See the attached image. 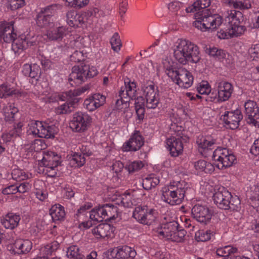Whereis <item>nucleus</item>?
<instances>
[{"label":"nucleus","mask_w":259,"mask_h":259,"mask_svg":"<svg viewBox=\"0 0 259 259\" xmlns=\"http://www.w3.org/2000/svg\"><path fill=\"white\" fill-rule=\"evenodd\" d=\"M143 163L141 161H129L125 165V168L130 172H134L140 169L143 166Z\"/></svg>","instance_id":"obj_63"},{"label":"nucleus","mask_w":259,"mask_h":259,"mask_svg":"<svg viewBox=\"0 0 259 259\" xmlns=\"http://www.w3.org/2000/svg\"><path fill=\"white\" fill-rule=\"evenodd\" d=\"M0 31L4 40L6 42H11L16 38V33L14 32L13 24L6 22L0 23Z\"/></svg>","instance_id":"obj_30"},{"label":"nucleus","mask_w":259,"mask_h":259,"mask_svg":"<svg viewBox=\"0 0 259 259\" xmlns=\"http://www.w3.org/2000/svg\"><path fill=\"white\" fill-rule=\"evenodd\" d=\"M92 207V204L90 202H87L80 207L76 214V217L78 221L80 222V220H84L86 217L88 210Z\"/></svg>","instance_id":"obj_60"},{"label":"nucleus","mask_w":259,"mask_h":259,"mask_svg":"<svg viewBox=\"0 0 259 259\" xmlns=\"http://www.w3.org/2000/svg\"><path fill=\"white\" fill-rule=\"evenodd\" d=\"M225 21L228 24L226 30L221 29L218 32L217 35L220 39H229L242 35L245 30V27L242 25L243 15L239 11L231 10L225 13Z\"/></svg>","instance_id":"obj_2"},{"label":"nucleus","mask_w":259,"mask_h":259,"mask_svg":"<svg viewBox=\"0 0 259 259\" xmlns=\"http://www.w3.org/2000/svg\"><path fill=\"white\" fill-rule=\"evenodd\" d=\"M144 144V139L138 131H135L122 147L123 151H136Z\"/></svg>","instance_id":"obj_21"},{"label":"nucleus","mask_w":259,"mask_h":259,"mask_svg":"<svg viewBox=\"0 0 259 259\" xmlns=\"http://www.w3.org/2000/svg\"><path fill=\"white\" fill-rule=\"evenodd\" d=\"M147 206H138L135 207L133 212V218L140 224H142Z\"/></svg>","instance_id":"obj_58"},{"label":"nucleus","mask_w":259,"mask_h":259,"mask_svg":"<svg viewBox=\"0 0 259 259\" xmlns=\"http://www.w3.org/2000/svg\"><path fill=\"white\" fill-rule=\"evenodd\" d=\"M31 176L32 175L31 174L19 168H15L12 171V178L18 181H23L29 179Z\"/></svg>","instance_id":"obj_47"},{"label":"nucleus","mask_w":259,"mask_h":259,"mask_svg":"<svg viewBox=\"0 0 259 259\" xmlns=\"http://www.w3.org/2000/svg\"><path fill=\"white\" fill-rule=\"evenodd\" d=\"M71 31L65 26H59L48 30L46 33L47 38L51 40L62 39L64 36L69 35Z\"/></svg>","instance_id":"obj_31"},{"label":"nucleus","mask_w":259,"mask_h":259,"mask_svg":"<svg viewBox=\"0 0 259 259\" xmlns=\"http://www.w3.org/2000/svg\"><path fill=\"white\" fill-rule=\"evenodd\" d=\"M105 101V96L100 94H95L87 98L84 101L83 105L89 111H93L102 106Z\"/></svg>","instance_id":"obj_25"},{"label":"nucleus","mask_w":259,"mask_h":259,"mask_svg":"<svg viewBox=\"0 0 259 259\" xmlns=\"http://www.w3.org/2000/svg\"><path fill=\"white\" fill-rule=\"evenodd\" d=\"M174 56L181 64L189 62L196 63L200 59L198 47L188 40L178 39L172 47Z\"/></svg>","instance_id":"obj_1"},{"label":"nucleus","mask_w":259,"mask_h":259,"mask_svg":"<svg viewBox=\"0 0 259 259\" xmlns=\"http://www.w3.org/2000/svg\"><path fill=\"white\" fill-rule=\"evenodd\" d=\"M69 164L71 167H77L82 166L85 161L84 156L81 153L74 152L68 156Z\"/></svg>","instance_id":"obj_41"},{"label":"nucleus","mask_w":259,"mask_h":259,"mask_svg":"<svg viewBox=\"0 0 259 259\" xmlns=\"http://www.w3.org/2000/svg\"><path fill=\"white\" fill-rule=\"evenodd\" d=\"M197 92L201 95H208L211 92V87L206 81H202L197 87Z\"/></svg>","instance_id":"obj_61"},{"label":"nucleus","mask_w":259,"mask_h":259,"mask_svg":"<svg viewBox=\"0 0 259 259\" xmlns=\"http://www.w3.org/2000/svg\"><path fill=\"white\" fill-rule=\"evenodd\" d=\"M46 227V223L42 220H38L31 225L30 232L34 235H36L38 233L41 234V232L45 230Z\"/></svg>","instance_id":"obj_59"},{"label":"nucleus","mask_w":259,"mask_h":259,"mask_svg":"<svg viewBox=\"0 0 259 259\" xmlns=\"http://www.w3.org/2000/svg\"><path fill=\"white\" fill-rule=\"evenodd\" d=\"M18 92L17 90L10 85L3 84L0 85V98H6L16 94Z\"/></svg>","instance_id":"obj_54"},{"label":"nucleus","mask_w":259,"mask_h":259,"mask_svg":"<svg viewBox=\"0 0 259 259\" xmlns=\"http://www.w3.org/2000/svg\"><path fill=\"white\" fill-rule=\"evenodd\" d=\"M162 65L165 69V73L170 78L169 72H176L178 69H177L175 66V63L170 57H166L162 60Z\"/></svg>","instance_id":"obj_53"},{"label":"nucleus","mask_w":259,"mask_h":259,"mask_svg":"<svg viewBox=\"0 0 259 259\" xmlns=\"http://www.w3.org/2000/svg\"><path fill=\"white\" fill-rule=\"evenodd\" d=\"M194 167L198 172L204 171L205 173L210 174L215 169L214 163L212 164L202 160L196 162L194 164Z\"/></svg>","instance_id":"obj_38"},{"label":"nucleus","mask_w":259,"mask_h":259,"mask_svg":"<svg viewBox=\"0 0 259 259\" xmlns=\"http://www.w3.org/2000/svg\"><path fill=\"white\" fill-rule=\"evenodd\" d=\"M92 123V118L88 113L81 112L74 113L69 126L72 131L82 133L87 131Z\"/></svg>","instance_id":"obj_11"},{"label":"nucleus","mask_w":259,"mask_h":259,"mask_svg":"<svg viewBox=\"0 0 259 259\" xmlns=\"http://www.w3.org/2000/svg\"><path fill=\"white\" fill-rule=\"evenodd\" d=\"M215 143V140L210 135L199 136L196 140L199 150L201 152H202V150L211 149Z\"/></svg>","instance_id":"obj_32"},{"label":"nucleus","mask_w":259,"mask_h":259,"mask_svg":"<svg viewBox=\"0 0 259 259\" xmlns=\"http://www.w3.org/2000/svg\"><path fill=\"white\" fill-rule=\"evenodd\" d=\"M99 10L97 8H93L87 12H83L87 23L91 24L95 21L94 19L100 16Z\"/></svg>","instance_id":"obj_55"},{"label":"nucleus","mask_w":259,"mask_h":259,"mask_svg":"<svg viewBox=\"0 0 259 259\" xmlns=\"http://www.w3.org/2000/svg\"><path fill=\"white\" fill-rule=\"evenodd\" d=\"M237 251V248L231 245L219 247L216 250V253L218 256L224 257L232 256Z\"/></svg>","instance_id":"obj_51"},{"label":"nucleus","mask_w":259,"mask_h":259,"mask_svg":"<svg viewBox=\"0 0 259 259\" xmlns=\"http://www.w3.org/2000/svg\"><path fill=\"white\" fill-rule=\"evenodd\" d=\"M176 227H178V225L175 222L160 224L156 229L157 235L160 238L169 240L171 233L176 230Z\"/></svg>","instance_id":"obj_29"},{"label":"nucleus","mask_w":259,"mask_h":259,"mask_svg":"<svg viewBox=\"0 0 259 259\" xmlns=\"http://www.w3.org/2000/svg\"><path fill=\"white\" fill-rule=\"evenodd\" d=\"M244 106L247 123L259 127V109L256 103L248 100L244 103Z\"/></svg>","instance_id":"obj_15"},{"label":"nucleus","mask_w":259,"mask_h":259,"mask_svg":"<svg viewBox=\"0 0 259 259\" xmlns=\"http://www.w3.org/2000/svg\"><path fill=\"white\" fill-rule=\"evenodd\" d=\"M50 214L54 221H61L64 219L65 212L62 206L56 204L50 208Z\"/></svg>","instance_id":"obj_39"},{"label":"nucleus","mask_w":259,"mask_h":259,"mask_svg":"<svg viewBox=\"0 0 259 259\" xmlns=\"http://www.w3.org/2000/svg\"><path fill=\"white\" fill-rule=\"evenodd\" d=\"M12 42V50L16 55H19L27 48V43L23 34L16 37Z\"/></svg>","instance_id":"obj_35"},{"label":"nucleus","mask_w":259,"mask_h":259,"mask_svg":"<svg viewBox=\"0 0 259 259\" xmlns=\"http://www.w3.org/2000/svg\"><path fill=\"white\" fill-rule=\"evenodd\" d=\"M248 54L250 59L253 60L259 58V44L252 45L248 50Z\"/></svg>","instance_id":"obj_64"},{"label":"nucleus","mask_w":259,"mask_h":259,"mask_svg":"<svg viewBox=\"0 0 259 259\" xmlns=\"http://www.w3.org/2000/svg\"><path fill=\"white\" fill-rule=\"evenodd\" d=\"M59 98L60 100L65 101L66 102L55 108V112L58 114L71 112L74 103L78 101L72 91L63 93L60 96Z\"/></svg>","instance_id":"obj_14"},{"label":"nucleus","mask_w":259,"mask_h":259,"mask_svg":"<svg viewBox=\"0 0 259 259\" xmlns=\"http://www.w3.org/2000/svg\"><path fill=\"white\" fill-rule=\"evenodd\" d=\"M182 127L175 124H171L170 127L171 137L167 139L166 147L169 150L172 156L177 157L182 153L183 144L182 141V137L181 136L182 132Z\"/></svg>","instance_id":"obj_8"},{"label":"nucleus","mask_w":259,"mask_h":259,"mask_svg":"<svg viewBox=\"0 0 259 259\" xmlns=\"http://www.w3.org/2000/svg\"><path fill=\"white\" fill-rule=\"evenodd\" d=\"M124 87L121 88L119 93V99L116 102V108L125 113L129 110L130 101L136 99L137 86L134 81H124Z\"/></svg>","instance_id":"obj_5"},{"label":"nucleus","mask_w":259,"mask_h":259,"mask_svg":"<svg viewBox=\"0 0 259 259\" xmlns=\"http://www.w3.org/2000/svg\"><path fill=\"white\" fill-rule=\"evenodd\" d=\"M59 244L57 241H53L46 245H42L39 249V254L44 259H48L52 255L59 247Z\"/></svg>","instance_id":"obj_34"},{"label":"nucleus","mask_w":259,"mask_h":259,"mask_svg":"<svg viewBox=\"0 0 259 259\" xmlns=\"http://www.w3.org/2000/svg\"><path fill=\"white\" fill-rule=\"evenodd\" d=\"M142 224L150 226L157 221L158 213L156 209L147 206Z\"/></svg>","instance_id":"obj_37"},{"label":"nucleus","mask_w":259,"mask_h":259,"mask_svg":"<svg viewBox=\"0 0 259 259\" xmlns=\"http://www.w3.org/2000/svg\"><path fill=\"white\" fill-rule=\"evenodd\" d=\"M242 118L243 116L241 112L239 109L225 112L224 114L221 116V119L223 121L226 127L232 130L238 128Z\"/></svg>","instance_id":"obj_17"},{"label":"nucleus","mask_w":259,"mask_h":259,"mask_svg":"<svg viewBox=\"0 0 259 259\" xmlns=\"http://www.w3.org/2000/svg\"><path fill=\"white\" fill-rule=\"evenodd\" d=\"M20 220L19 215L10 213L1 219V223L6 229H13L18 225Z\"/></svg>","instance_id":"obj_33"},{"label":"nucleus","mask_w":259,"mask_h":259,"mask_svg":"<svg viewBox=\"0 0 259 259\" xmlns=\"http://www.w3.org/2000/svg\"><path fill=\"white\" fill-rule=\"evenodd\" d=\"M112 199L116 204L121 205L125 207H131L139 202V199L130 192H125L118 195L116 194L113 196Z\"/></svg>","instance_id":"obj_24"},{"label":"nucleus","mask_w":259,"mask_h":259,"mask_svg":"<svg viewBox=\"0 0 259 259\" xmlns=\"http://www.w3.org/2000/svg\"><path fill=\"white\" fill-rule=\"evenodd\" d=\"M32 243L28 239H17L10 249V251L14 254H26L32 249Z\"/></svg>","instance_id":"obj_26"},{"label":"nucleus","mask_w":259,"mask_h":259,"mask_svg":"<svg viewBox=\"0 0 259 259\" xmlns=\"http://www.w3.org/2000/svg\"><path fill=\"white\" fill-rule=\"evenodd\" d=\"M98 70L94 66L83 65L74 66L69 77V80L80 83L88 78L93 77L98 74Z\"/></svg>","instance_id":"obj_12"},{"label":"nucleus","mask_w":259,"mask_h":259,"mask_svg":"<svg viewBox=\"0 0 259 259\" xmlns=\"http://www.w3.org/2000/svg\"><path fill=\"white\" fill-rule=\"evenodd\" d=\"M170 78L179 87L188 89L193 84L194 78L191 73L186 69L180 68L176 72H169Z\"/></svg>","instance_id":"obj_13"},{"label":"nucleus","mask_w":259,"mask_h":259,"mask_svg":"<svg viewBox=\"0 0 259 259\" xmlns=\"http://www.w3.org/2000/svg\"><path fill=\"white\" fill-rule=\"evenodd\" d=\"M83 13H77L75 11H68L66 14V22L71 27L82 26L86 22Z\"/></svg>","instance_id":"obj_28"},{"label":"nucleus","mask_w":259,"mask_h":259,"mask_svg":"<svg viewBox=\"0 0 259 259\" xmlns=\"http://www.w3.org/2000/svg\"><path fill=\"white\" fill-rule=\"evenodd\" d=\"M50 89L49 87L43 89L42 91H39L37 95L38 98L45 102H53L56 100V95L50 92Z\"/></svg>","instance_id":"obj_46"},{"label":"nucleus","mask_w":259,"mask_h":259,"mask_svg":"<svg viewBox=\"0 0 259 259\" xmlns=\"http://www.w3.org/2000/svg\"><path fill=\"white\" fill-rule=\"evenodd\" d=\"M190 185L183 180L174 181L161 190V199L171 205L181 204L184 199L186 190Z\"/></svg>","instance_id":"obj_3"},{"label":"nucleus","mask_w":259,"mask_h":259,"mask_svg":"<svg viewBox=\"0 0 259 259\" xmlns=\"http://www.w3.org/2000/svg\"><path fill=\"white\" fill-rule=\"evenodd\" d=\"M159 183V180L153 175H150L143 180V186L144 189L148 190L155 187Z\"/></svg>","instance_id":"obj_52"},{"label":"nucleus","mask_w":259,"mask_h":259,"mask_svg":"<svg viewBox=\"0 0 259 259\" xmlns=\"http://www.w3.org/2000/svg\"><path fill=\"white\" fill-rule=\"evenodd\" d=\"M90 45V38L88 36L78 37L76 39L71 40L68 47L80 49L82 47H88Z\"/></svg>","instance_id":"obj_42"},{"label":"nucleus","mask_w":259,"mask_h":259,"mask_svg":"<svg viewBox=\"0 0 259 259\" xmlns=\"http://www.w3.org/2000/svg\"><path fill=\"white\" fill-rule=\"evenodd\" d=\"M114 228L108 224H101L92 230L94 236L97 239L111 237L113 235Z\"/></svg>","instance_id":"obj_27"},{"label":"nucleus","mask_w":259,"mask_h":259,"mask_svg":"<svg viewBox=\"0 0 259 259\" xmlns=\"http://www.w3.org/2000/svg\"><path fill=\"white\" fill-rule=\"evenodd\" d=\"M60 157L56 153L52 151L45 152L41 160H38V165L40 172H42L50 177L57 175V167L60 163Z\"/></svg>","instance_id":"obj_4"},{"label":"nucleus","mask_w":259,"mask_h":259,"mask_svg":"<svg viewBox=\"0 0 259 259\" xmlns=\"http://www.w3.org/2000/svg\"><path fill=\"white\" fill-rule=\"evenodd\" d=\"M210 5V0H197L194 4L186 8L187 13H191L208 7Z\"/></svg>","instance_id":"obj_45"},{"label":"nucleus","mask_w":259,"mask_h":259,"mask_svg":"<svg viewBox=\"0 0 259 259\" xmlns=\"http://www.w3.org/2000/svg\"><path fill=\"white\" fill-rule=\"evenodd\" d=\"M216 88L218 93L214 98L218 101L221 102L228 100L234 91L232 84L225 81H221L217 83Z\"/></svg>","instance_id":"obj_18"},{"label":"nucleus","mask_w":259,"mask_h":259,"mask_svg":"<svg viewBox=\"0 0 259 259\" xmlns=\"http://www.w3.org/2000/svg\"><path fill=\"white\" fill-rule=\"evenodd\" d=\"M54 12L51 7L41 10L37 15L36 23L40 27H52L54 25Z\"/></svg>","instance_id":"obj_19"},{"label":"nucleus","mask_w":259,"mask_h":259,"mask_svg":"<svg viewBox=\"0 0 259 259\" xmlns=\"http://www.w3.org/2000/svg\"><path fill=\"white\" fill-rule=\"evenodd\" d=\"M135 110L139 120L144 119L145 114V101L142 97L136 99L135 103Z\"/></svg>","instance_id":"obj_44"},{"label":"nucleus","mask_w":259,"mask_h":259,"mask_svg":"<svg viewBox=\"0 0 259 259\" xmlns=\"http://www.w3.org/2000/svg\"><path fill=\"white\" fill-rule=\"evenodd\" d=\"M212 236V232L210 230H201L195 233V239L197 241H207Z\"/></svg>","instance_id":"obj_57"},{"label":"nucleus","mask_w":259,"mask_h":259,"mask_svg":"<svg viewBox=\"0 0 259 259\" xmlns=\"http://www.w3.org/2000/svg\"><path fill=\"white\" fill-rule=\"evenodd\" d=\"M212 159L215 167L223 169L232 166L236 161V157L228 149L219 147L214 151Z\"/></svg>","instance_id":"obj_9"},{"label":"nucleus","mask_w":259,"mask_h":259,"mask_svg":"<svg viewBox=\"0 0 259 259\" xmlns=\"http://www.w3.org/2000/svg\"><path fill=\"white\" fill-rule=\"evenodd\" d=\"M143 94L146 101V106L148 109H155L159 104V97L158 92L154 85L150 84L143 88Z\"/></svg>","instance_id":"obj_16"},{"label":"nucleus","mask_w":259,"mask_h":259,"mask_svg":"<svg viewBox=\"0 0 259 259\" xmlns=\"http://www.w3.org/2000/svg\"><path fill=\"white\" fill-rule=\"evenodd\" d=\"M231 194L224 187H219L213 196V200L214 203L221 209H236L238 208V205L240 204V201L238 198H235L236 204L231 202Z\"/></svg>","instance_id":"obj_10"},{"label":"nucleus","mask_w":259,"mask_h":259,"mask_svg":"<svg viewBox=\"0 0 259 259\" xmlns=\"http://www.w3.org/2000/svg\"><path fill=\"white\" fill-rule=\"evenodd\" d=\"M106 204L99 205L98 207L93 208L90 211V218L92 220L101 221L106 220L107 213L106 212Z\"/></svg>","instance_id":"obj_36"},{"label":"nucleus","mask_w":259,"mask_h":259,"mask_svg":"<svg viewBox=\"0 0 259 259\" xmlns=\"http://www.w3.org/2000/svg\"><path fill=\"white\" fill-rule=\"evenodd\" d=\"M56 130L55 126L46 122L40 121H31L28 125L27 135L30 138L39 137L53 138Z\"/></svg>","instance_id":"obj_6"},{"label":"nucleus","mask_w":259,"mask_h":259,"mask_svg":"<svg viewBox=\"0 0 259 259\" xmlns=\"http://www.w3.org/2000/svg\"><path fill=\"white\" fill-rule=\"evenodd\" d=\"M105 210L107 213L106 220L112 221L116 220L118 218L119 213L118 212V209L116 206H115L113 204H106Z\"/></svg>","instance_id":"obj_48"},{"label":"nucleus","mask_w":259,"mask_h":259,"mask_svg":"<svg viewBox=\"0 0 259 259\" xmlns=\"http://www.w3.org/2000/svg\"><path fill=\"white\" fill-rule=\"evenodd\" d=\"M192 213L198 222L206 224L211 218L212 213L205 205L196 204L192 209Z\"/></svg>","instance_id":"obj_20"},{"label":"nucleus","mask_w":259,"mask_h":259,"mask_svg":"<svg viewBox=\"0 0 259 259\" xmlns=\"http://www.w3.org/2000/svg\"><path fill=\"white\" fill-rule=\"evenodd\" d=\"M112 49L115 52H118L122 46L120 37L117 33H115L110 39Z\"/></svg>","instance_id":"obj_62"},{"label":"nucleus","mask_w":259,"mask_h":259,"mask_svg":"<svg viewBox=\"0 0 259 259\" xmlns=\"http://www.w3.org/2000/svg\"><path fill=\"white\" fill-rule=\"evenodd\" d=\"M194 18V26L202 31L215 29L222 23V18L218 14L206 16L199 12L195 13Z\"/></svg>","instance_id":"obj_7"},{"label":"nucleus","mask_w":259,"mask_h":259,"mask_svg":"<svg viewBox=\"0 0 259 259\" xmlns=\"http://www.w3.org/2000/svg\"><path fill=\"white\" fill-rule=\"evenodd\" d=\"M66 255L70 259H82L83 257L78 246L76 245H71L67 248Z\"/></svg>","instance_id":"obj_49"},{"label":"nucleus","mask_w":259,"mask_h":259,"mask_svg":"<svg viewBox=\"0 0 259 259\" xmlns=\"http://www.w3.org/2000/svg\"><path fill=\"white\" fill-rule=\"evenodd\" d=\"M109 251L111 256L117 258L134 259L137 254L134 248L126 245L110 249Z\"/></svg>","instance_id":"obj_22"},{"label":"nucleus","mask_w":259,"mask_h":259,"mask_svg":"<svg viewBox=\"0 0 259 259\" xmlns=\"http://www.w3.org/2000/svg\"><path fill=\"white\" fill-rule=\"evenodd\" d=\"M27 43V47L36 46L42 41V36L35 35L33 33H27L23 34Z\"/></svg>","instance_id":"obj_50"},{"label":"nucleus","mask_w":259,"mask_h":259,"mask_svg":"<svg viewBox=\"0 0 259 259\" xmlns=\"http://www.w3.org/2000/svg\"><path fill=\"white\" fill-rule=\"evenodd\" d=\"M46 144L44 141L41 139H35L30 145H26L23 148L22 151L24 153L26 158L35 157V155L39 154L38 152L45 149Z\"/></svg>","instance_id":"obj_23"},{"label":"nucleus","mask_w":259,"mask_h":259,"mask_svg":"<svg viewBox=\"0 0 259 259\" xmlns=\"http://www.w3.org/2000/svg\"><path fill=\"white\" fill-rule=\"evenodd\" d=\"M99 10L97 8H93L87 12H83L87 23L91 24L95 21L94 19L100 16Z\"/></svg>","instance_id":"obj_56"},{"label":"nucleus","mask_w":259,"mask_h":259,"mask_svg":"<svg viewBox=\"0 0 259 259\" xmlns=\"http://www.w3.org/2000/svg\"><path fill=\"white\" fill-rule=\"evenodd\" d=\"M18 111V109L13 104L3 105L2 113L7 121H13L14 119L15 114L17 113Z\"/></svg>","instance_id":"obj_40"},{"label":"nucleus","mask_w":259,"mask_h":259,"mask_svg":"<svg viewBox=\"0 0 259 259\" xmlns=\"http://www.w3.org/2000/svg\"><path fill=\"white\" fill-rule=\"evenodd\" d=\"M206 52L215 59L220 61H223L227 55L225 51L216 47H209L206 49Z\"/></svg>","instance_id":"obj_43"}]
</instances>
